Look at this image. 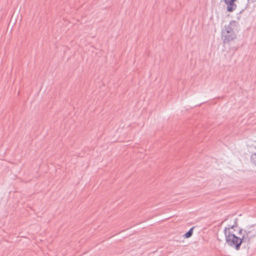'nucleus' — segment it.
Masks as SVG:
<instances>
[{"label":"nucleus","instance_id":"nucleus-2","mask_svg":"<svg viewBox=\"0 0 256 256\" xmlns=\"http://www.w3.org/2000/svg\"><path fill=\"white\" fill-rule=\"evenodd\" d=\"M226 241L227 244L238 250L240 249L242 242H244L242 238H240L232 234L230 231H228L227 228L224 230Z\"/></svg>","mask_w":256,"mask_h":256},{"label":"nucleus","instance_id":"nucleus-7","mask_svg":"<svg viewBox=\"0 0 256 256\" xmlns=\"http://www.w3.org/2000/svg\"><path fill=\"white\" fill-rule=\"evenodd\" d=\"M250 160L252 163L256 166V153L253 154L251 156Z\"/></svg>","mask_w":256,"mask_h":256},{"label":"nucleus","instance_id":"nucleus-6","mask_svg":"<svg viewBox=\"0 0 256 256\" xmlns=\"http://www.w3.org/2000/svg\"><path fill=\"white\" fill-rule=\"evenodd\" d=\"M238 218H235V222L234 225L228 226V228H225L228 229V231H230V229L234 228V227H236L238 226Z\"/></svg>","mask_w":256,"mask_h":256},{"label":"nucleus","instance_id":"nucleus-8","mask_svg":"<svg viewBox=\"0 0 256 256\" xmlns=\"http://www.w3.org/2000/svg\"><path fill=\"white\" fill-rule=\"evenodd\" d=\"M244 230H243L242 229H240V230H239L238 234H241L243 231L244 232Z\"/></svg>","mask_w":256,"mask_h":256},{"label":"nucleus","instance_id":"nucleus-1","mask_svg":"<svg viewBox=\"0 0 256 256\" xmlns=\"http://www.w3.org/2000/svg\"><path fill=\"white\" fill-rule=\"evenodd\" d=\"M238 24L235 20H232L228 26H225L222 30V39L224 44L228 43L236 38V34L234 31V28L238 26Z\"/></svg>","mask_w":256,"mask_h":256},{"label":"nucleus","instance_id":"nucleus-5","mask_svg":"<svg viewBox=\"0 0 256 256\" xmlns=\"http://www.w3.org/2000/svg\"><path fill=\"white\" fill-rule=\"evenodd\" d=\"M194 228V227L191 228L188 232L184 234V236L185 238H189L192 236L193 234V230Z\"/></svg>","mask_w":256,"mask_h":256},{"label":"nucleus","instance_id":"nucleus-4","mask_svg":"<svg viewBox=\"0 0 256 256\" xmlns=\"http://www.w3.org/2000/svg\"><path fill=\"white\" fill-rule=\"evenodd\" d=\"M237 0H224L225 4L227 5L226 10L228 12H233L236 7L234 2Z\"/></svg>","mask_w":256,"mask_h":256},{"label":"nucleus","instance_id":"nucleus-3","mask_svg":"<svg viewBox=\"0 0 256 256\" xmlns=\"http://www.w3.org/2000/svg\"><path fill=\"white\" fill-rule=\"evenodd\" d=\"M252 227L253 226H251L249 228L244 230V234L242 236L244 242L249 243L250 240L256 236V229H251Z\"/></svg>","mask_w":256,"mask_h":256}]
</instances>
